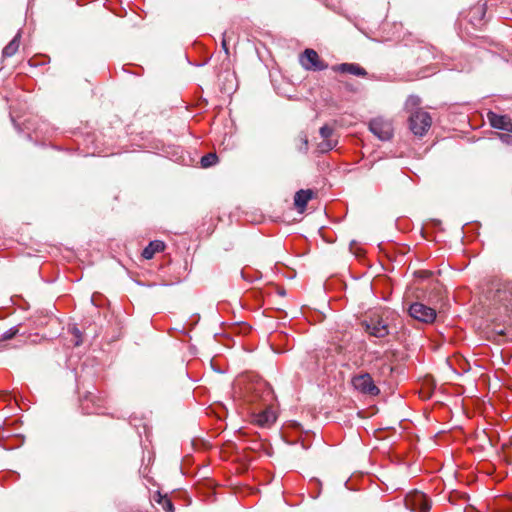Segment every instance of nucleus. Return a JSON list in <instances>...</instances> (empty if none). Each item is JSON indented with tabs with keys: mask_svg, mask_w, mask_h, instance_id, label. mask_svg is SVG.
<instances>
[{
	"mask_svg": "<svg viewBox=\"0 0 512 512\" xmlns=\"http://www.w3.org/2000/svg\"><path fill=\"white\" fill-rule=\"evenodd\" d=\"M491 320L497 316H510L512 314V283H502L497 286L491 295Z\"/></svg>",
	"mask_w": 512,
	"mask_h": 512,
	"instance_id": "obj_1",
	"label": "nucleus"
},
{
	"mask_svg": "<svg viewBox=\"0 0 512 512\" xmlns=\"http://www.w3.org/2000/svg\"><path fill=\"white\" fill-rule=\"evenodd\" d=\"M245 401L251 404H258L263 407L274 400L273 391L264 381L250 383L246 387Z\"/></svg>",
	"mask_w": 512,
	"mask_h": 512,
	"instance_id": "obj_2",
	"label": "nucleus"
},
{
	"mask_svg": "<svg viewBox=\"0 0 512 512\" xmlns=\"http://www.w3.org/2000/svg\"><path fill=\"white\" fill-rule=\"evenodd\" d=\"M351 385L358 393L364 396L375 397L380 393V389L375 384L372 376L367 372L352 376Z\"/></svg>",
	"mask_w": 512,
	"mask_h": 512,
	"instance_id": "obj_3",
	"label": "nucleus"
},
{
	"mask_svg": "<svg viewBox=\"0 0 512 512\" xmlns=\"http://www.w3.org/2000/svg\"><path fill=\"white\" fill-rule=\"evenodd\" d=\"M250 417L251 422L261 428L271 427L277 419L272 403L263 405V409H260V407L251 409Z\"/></svg>",
	"mask_w": 512,
	"mask_h": 512,
	"instance_id": "obj_4",
	"label": "nucleus"
},
{
	"mask_svg": "<svg viewBox=\"0 0 512 512\" xmlns=\"http://www.w3.org/2000/svg\"><path fill=\"white\" fill-rule=\"evenodd\" d=\"M432 119L430 115L422 110H416L409 117V127L417 136H423L430 128Z\"/></svg>",
	"mask_w": 512,
	"mask_h": 512,
	"instance_id": "obj_5",
	"label": "nucleus"
},
{
	"mask_svg": "<svg viewBox=\"0 0 512 512\" xmlns=\"http://www.w3.org/2000/svg\"><path fill=\"white\" fill-rule=\"evenodd\" d=\"M405 506L411 512H428L431 504L424 493L420 491H413L405 497Z\"/></svg>",
	"mask_w": 512,
	"mask_h": 512,
	"instance_id": "obj_6",
	"label": "nucleus"
},
{
	"mask_svg": "<svg viewBox=\"0 0 512 512\" xmlns=\"http://www.w3.org/2000/svg\"><path fill=\"white\" fill-rule=\"evenodd\" d=\"M369 129L380 140H389L393 135L392 123L382 117L372 119L369 123Z\"/></svg>",
	"mask_w": 512,
	"mask_h": 512,
	"instance_id": "obj_7",
	"label": "nucleus"
},
{
	"mask_svg": "<svg viewBox=\"0 0 512 512\" xmlns=\"http://www.w3.org/2000/svg\"><path fill=\"white\" fill-rule=\"evenodd\" d=\"M300 63L306 70L321 71L327 65L320 59L318 53L313 49H306L300 56Z\"/></svg>",
	"mask_w": 512,
	"mask_h": 512,
	"instance_id": "obj_8",
	"label": "nucleus"
},
{
	"mask_svg": "<svg viewBox=\"0 0 512 512\" xmlns=\"http://www.w3.org/2000/svg\"><path fill=\"white\" fill-rule=\"evenodd\" d=\"M409 314L412 318L424 323H431L436 317L434 309L418 302L409 307Z\"/></svg>",
	"mask_w": 512,
	"mask_h": 512,
	"instance_id": "obj_9",
	"label": "nucleus"
},
{
	"mask_svg": "<svg viewBox=\"0 0 512 512\" xmlns=\"http://www.w3.org/2000/svg\"><path fill=\"white\" fill-rule=\"evenodd\" d=\"M365 331L374 337L384 338L389 334L388 325L379 317H371L364 323Z\"/></svg>",
	"mask_w": 512,
	"mask_h": 512,
	"instance_id": "obj_10",
	"label": "nucleus"
},
{
	"mask_svg": "<svg viewBox=\"0 0 512 512\" xmlns=\"http://www.w3.org/2000/svg\"><path fill=\"white\" fill-rule=\"evenodd\" d=\"M488 119L493 128L512 132V121L508 116L489 112Z\"/></svg>",
	"mask_w": 512,
	"mask_h": 512,
	"instance_id": "obj_11",
	"label": "nucleus"
},
{
	"mask_svg": "<svg viewBox=\"0 0 512 512\" xmlns=\"http://www.w3.org/2000/svg\"><path fill=\"white\" fill-rule=\"evenodd\" d=\"M313 194V191L310 189H301L296 192L294 196V205L299 212H303L305 210L307 203L312 199Z\"/></svg>",
	"mask_w": 512,
	"mask_h": 512,
	"instance_id": "obj_12",
	"label": "nucleus"
},
{
	"mask_svg": "<svg viewBox=\"0 0 512 512\" xmlns=\"http://www.w3.org/2000/svg\"><path fill=\"white\" fill-rule=\"evenodd\" d=\"M337 71H339L341 73H349V74H352L355 76H361V77H364L367 75V72L364 68H362L358 64H354V63L340 64L337 67Z\"/></svg>",
	"mask_w": 512,
	"mask_h": 512,
	"instance_id": "obj_13",
	"label": "nucleus"
},
{
	"mask_svg": "<svg viewBox=\"0 0 512 512\" xmlns=\"http://www.w3.org/2000/svg\"><path fill=\"white\" fill-rule=\"evenodd\" d=\"M164 248H165V245L162 241H159V240L151 241L149 243V245L144 248V250L142 252V256L145 259H151L154 257V255L157 252L163 251Z\"/></svg>",
	"mask_w": 512,
	"mask_h": 512,
	"instance_id": "obj_14",
	"label": "nucleus"
},
{
	"mask_svg": "<svg viewBox=\"0 0 512 512\" xmlns=\"http://www.w3.org/2000/svg\"><path fill=\"white\" fill-rule=\"evenodd\" d=\"M469 16H470V22L474 26H477L483 20V18L485 16V7H484V5H476V6H474L470 10Z\"/></svg>",
	"mask_w": 512,
	"mask_h": 512,
	"instance_id": "obj_15",
	"label": "nucleus"
},
{
	"mask_svg": "<svg viewBox=\"0 0 512 512\" xmlns=\"http://www.w3.org/2000/svg\"><path fill=\"white\" fill-rule=\"evenodd\" d=\"M19 41H20V33L18 32L14 38L4 47L3 49V56L4 57H11L13 56L18 48H19Z\"/></svg>",
	"mask_w": 512,
	"mask_h": 512,
	"instance_id": "obj_16",
	"label": "nucleus"
},
{
	"mask_svg": "<svg viewBox=\"0 0 512 512\" xmlns=\"http://www.w3.org/2000/svg\"><path fill=\"white\" fill-rule=\"evenodd\" d=\"M421 103V100L418 96H415V95H411L407 98L406 100V103H405V107L407 110L414 112L413 110L415 109L416 110H419L418 107Z\"/></svg>",
	"mask_w": 512,
	"mask_h": 512,
	"instance_id": "obj_17",
	"label": "nucleus"
},
{
	"mask_svg": "<svg viewBox=\"0 0 512 512\" xmlns=\"http://www.w3.org/2000/svg\"><path fill=\"white\" fill-rule=\"evenodd\" d=\"M335 146V141H332L331 139H323V141L317 145V150L320 153H326L331 151Z\"/></svg>",
	"mask_w": 512,
	"mask_h": 512,
	"instance_id": "obj_18",
	"label": "nucleus"
},
{
	"mask_svg": "<svg viewBox=\"0 0 512 512\" xmlns=\"http://www.w3.org/2000/svg\"><path fill=\"white\" fill-rule=\"evenodd\" d=\"M217 155L215 153H208L201 158V165L204 168L210 167L217 162Z\"/></svg>",
	"mask_w": 512,
	"mask_h": 512,
	"instance_id": "obj_19",
	"label": "nucleus"
},
{
	"mask_svg": "<svg viewBox=\"0 0 512 512\" xmlns=\"http://www.w3.org/2000/svg\"><path fill=\"white\" fill-rule=\"evenodd\" d=\"M159 503L162 505L163 509L166 512H173L174 511L173 503H172V501L169 498L163 497V498H161L159 500Z\"/></svg>",
	"mask_w": 512,
	"mask_h": 512,
	"instance_id": "obj_20",
	"label": "nucleus"
},
{
	"mask_svg": "<svg viewBox=\"0 0 512 512\" xmlns=\"http://www.w3.org/2000/svg\"><path fill=\"white\" fill-rule=\"evenodd\" d=\"M319 133L323 139H330L333 134V128L329 125H324L320 128Z\"/></svg>",
	"mask_w": 512,
	"mask_h": 512,
	"instance_id": "obj_21",
	"label": "nucleus"
},
{
	"mask_svg": "<svg viewBox=\"0 0 512 512\" xmlns=\"http://www.w3.org/2000/svg\"><path fill=\"white\" fill-rule=\"evenodd\" d=\"M71 331H72V334L74 335V338H75L74 345L75 346H80L82 344V342H83L81 331L77 327H73L71 329Z\"/></svg>",
	"mask_w": 512,
	"mask_h": 512,
	"instance_id": "obj_22",
	"label": "nucleus"
},
{
	"mask_svg": "<svg viewBox=\"0 0 512 512\" xmlns=\"http://www.w3.org/2000/svg\"><path fill=\"white\" fill-rule=\"evenodd\" d=\"M510 133L511 132L497 133V136L499 137V139L501 140L502 143L507 144V145H512V135Z\"/></svg>",
	"mask_w": 512,
	"mask_h": 512,
	"instance_id": "obj_23",
	"label": "nucleus"
},
{
	"mask_svg": "<svg viewBox=\"0 0 512 512\" xmlns=\"http://www.w3.org/2000/svg\"><path fill=\"white\" fill-rule=\"evenodd\" d=\"M301 145L298 150L300 152L306 153L308 151V138L305 134L300 135Z\"/></svg>",
	"mask_w": 512,
	"mask_h": 512,
	"instance_id": "obj_24",
	"label": "nucleus"
},
{
	"mask_svg": "<svg viewBox=\"0 0 512 512\" xmlns=\"http://www.w3.org/2000/svg\"><path fill=\"white\" fill-rule=\"evenodd\" d=\"M461 374L452 366V362L450 361V384L457 380Z\"/></svg>",
	"mask_w": 512,
	"mask_h": 512,
	"instance_id": "obj_25",
	"label": "nucleus"
},
{
	"mask_svg": "<svg viewBox=\"0 0 512 512\" xmlns=\"http://www.w3.org/2000/svg\"><path fill=\"white\" fill-rule=\"evenodd\" d=\"M16 332H17V329H15V330L10 329V330L6 331V332L3 334V336H2V337H3V339H4V340L11 339V338H13V337L15 336Z\"/></svg>",
	"mask_w": 512,
	"mask_h": 512,
	"instance_id": "obj_26",
	"label": "nucleus"
},
{
	"mask_svg": "<svg viewBox=\"0 0 512 512\" xmlns=\"http://www.w3.org/2000/svg\"><path fill=\"white\" fill-rule=\"evenodd\" d=\"M462 494H460L459 492H457L456 490H450V494H449V497H450V502L452 501L453 497L454 496H461Z\"/></svg>",
	"mask_w": 512,
	"mask_h": 512,
	"instance_id": "obj_27",
	"label": "nucleus"
},
{
	"mask_svg": "<svg viewBox=\"0 0 512 512\" xmlns=\"http://www.w3.org/2000/svg\"><path fill=\"white\" fill-rule=\"evenodd\" d=\"M222 46L225 49V52L228 54V48H227L225 39H223V41H222Z\"/></svg>",
	"mask_w": 512,
	"mask_h": 512,
	"instance_id": "obj_28",
	"label": "nucleus"
}]
</instances>
